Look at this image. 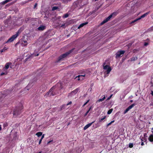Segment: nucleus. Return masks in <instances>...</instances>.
<instances>
[{
    "mask_svg": "<svg viewBox=\"0 0 153 153\" xmlns=\"http://www.w3.org/2000/svg\"><path fill=\"white\" fill-rule=\"evenodd\" d=\"M37 6V3H36L34 6L33 8L35 9Z\"/></svg>",
    "mask_w": 153,
    "mask_h": 153,
    "instance_id": "58836bf2",
    "label": "nucleus"
},
{
    "mask_svg": "<svg viewBox=\"0 0 153 153\" xmlns=\"http://www.w3.org/2000/svg\"><path fill=\"white\" fill-rule=\"evenodd\" d=\"M53 141V140L48 141L47 143V144H49V143H51V142H52Z\"/></svg>",
    "mask_w": 153,
    "mask_h": 153,
    "instance_id": "c03bdc74",
    "label": "nucleus"
},
{
    "mask_svg": "<svg viewBox=\"0 0 153 153\" xmlns=\"http://www.w3.org/2000/svg\"><path fill=\"white\" fill-rule=\"evenodd\" d=\"M58 9V7L56 6H54L52 7V11H54L57 10Z\"/></svg>",
    "mask_w": 153,
    "mask_h": 153,
    "instance_id": "a878e982",
    "label": "nucleus"
},
{
    "mask_svg": "<svg viewBox=\"0 0 153 153\" xmlns=\"http://www.w3.org/2000/svg\"><path fill=\"white\" fill-rule=\"evenodd\" d=\"M149 30H153V26L151 27L150 28H149Z\"/></svg>",
    "mask_w": 153,
    "mask_h": 153,
    "instance_id": "37998d69",
    "label": "nucleus"
},
{
    "mask_svg": "<svg viewBox=\"0 0 153 153\" xmlns=\"http://www.w3.org/2000/svg\"><path fill=\"white\" fill-rule=\"evenodd\" d=\"M63 88L62 84L61 83H57L55 86L51 88L45 95V96L47 97L54 96L57 94H59V91Z\"/></svg>",
    "mask_w": 153,
    "mask_h": 153,
    "instance_id": "f257e3e1",
    "label": "nucleus"
},
{
    "mask_svg": "<svg viewBox=\"0 0 153 153\" xmlns=\"http://www.w3.org/2000/svg\"><path fill=\"white\" fill-rule=\"evenodd\" d=\"M135 103H133L129 106L124 111V114L126 113L130 109H131L133 107L136 105Z\"/></svg>",
    "mask_w": 153,
    "mask_h": 153,
    "instance_id": "1a4fd4ad",
    "label": "nucleus"
},
{
    "mask_svg": "<svg viewBox=\"0 0 153 153\" xmlns=\"http://www.w3.org/2000/svg\"><path fill=\"white\" fill-rule=\"evenodd\" d=\"M44 136H45L44 134H43V135H42L41 139H42V140L44 138Z\"/></svg>",
    "mask_w": 153,
    "mask_h": 153,
    "instance_id": "09e8293b",
    "label": "nucleus"
},
{
    "mask_svg": "<svg viewBox=\"0 0 153 153\" xmlns=\"http://www.w3.org/2000/svg\"><path fill=\"white\" fill-rule=\"evenodd\" d=\"M61 1H62V3H67L68 2H69L71 1L72 0H60Z\"/></svg>",
    "mask_w": 153,
    "mask_h": 153,
    "instance_id": "a211bd4d",
    "label": "nucleus"
},
{
    "mask_svg": "<svg viewBox=\"0 0 153 153\" xmlns=\"http://www.w3.org/2000/svg\"><path fill=\"white\" fill-rule=\"evenodd\" d=\"M112 94L111 95L110 97H109L107 99V100H109L112 97Z\"/></svg>",
    "mask_w": 153,
    "mask_h": 153,
    "instance_id": "4c0bfd02",
    "label": "nucleus"
},
{
    "mask_svg": "<svg viewBox=\"0 0 153 153\" xmlns=\"http://www.w3.org/2000/svg\"><path fill=\"white\" fill-rule=\"evenodd\" d=\"M133 147V144L132 143H130L129 144V147L130 148H132Z\"/></svg>",
    "mask_w": 153,
    "mask_h": 153,
    "instance_id": "72a5a7b5",
    "label": "nucleus"
},
{
    "mask_svg": "<svg viewBox=\"0 0 153 153\" xmlns=\"http://www.w3.org/2000/svg\"><path fill=\"white\" fill-rule=\"evenodd\" d=\"M45 90H46V89H45V88H44V89H43V91H45Z\"/></svg>",
    "mask_w": 153,
    "mask_h": 153,
    "instance_id": "13d9d810",
    "label": "nucleus"
},
{
    "mask_svg": "<svg viewBox=\"0 0 153 153\" xmlns=\"http://www.w3.org/2000/svg\"><path fill=\"white\" fill-rule=\"evenodd\" d=\"M65 25V24H62L61 26V27H62L64 26Z\"/></svg>",
    "mask_w": 153,
    "mask_h": 153,
    "instance_id": "3c124183",
    "label": "nucleus"
},
{
    "mask_svg": "<svg viewBox=\"0 0 153 153\" xmlns=\"http://www.w3.org/2000/svg\"><path fill=\"white\" fill-rule=\"evenodd\" d=\"M39 53H37V54H35L34 53L33 54H32V55L33 56H37L39 55Z\"/></svg>",
    "mask_w": 153,
    "mask_h": 153,
    "instance_id": "c9c22d12",
    "label": "nucleus"
},
{
    "mask_svg": "<svg viewBox=\"0 0 153 153\" xmlns=\"http://www.w3.org/2000/svg\"><path fill=\"white\" fill-rule=\"evenodd\" d=\"M139 19H138V18L135 19V20H134V21H132V22H131L130 23V24H132L133 23H134V22H137V21L139 20Z\"/></svg>",
    "mask_w": 153,
    "mask_h": 153,
    "instance_id": "2f4dec72",
    "label": "nucleus"
},
{
    "mask_svg": "<svg viewBox=\"0 0 153 153\" xmlns=\"http://www.w3.org/2000/svg\"><path fill=\"white\" fill-rule=\"evenodd\" d=\"M111 70V67L110 66L107 69L106 71V72L107 74H109Z\"/></svg>",
    "mask_w": 153,
    "mask_h": 153,
    "instance_id": "412c9836",
    "label": "nucleus"
},
{
    "mask_svg": "<svg viewBox=\"0 0 153 153\" xmlns=\"http://www.w3.org/2000/svg\"><path fill=\"white\" fill-rule=\"evenodd\" d=\"M146 133H145L144 134V136H145V135H146Z\"/></svg>",
    "mask_w": 153,
    "mask_h": 153,
    "instance_id": "bf43d9fd",
    "label": "nucleus"
},
{
    "mask_svg": "<svg viewBox=\"0 0 153 153\" xmlns=\"http://www.w3.org/2000/svg\"><path fill=\"white\" fill-rule=\"evenodd\" d=\"M42 140V139H40L39 140V144H41V143Z\"/></svg>",
    "mask_w": 153,
    "mask_h": 153,
    "instance_id": "a18cd8bd",
    "label": "nucleus"
},
{
    "mask_svg": "<svg viewBox=\"0 0 153 153\" xmlns=\"http://www.w3.org/2000/svg\"><path fill=\"white\" fill-rule=\"evenodd\" d=\"M133 102V101L132 100H130V102Z\"/></svg>",
    "mask_w": 153,
    "mask_h": 153,
    "instance_id": "6e6d98bb",
    "label": "nucleus"
},
{
    "mask_svg": "<svg viewBox=\"0 0 153 153\" xmlns=\"http://www.w3.org/2000/svg\"><path fill=\"white\" fill-rule=\"evenodd\" d=\"M109 67V65H106L104 66L103 68L104 69L107 70Z\"/></svg>",
    "mask_w": 153,
    "mask_h": 153,
    "instance_id": "7c9ffc66",
    "label": "nucleus"
},
{
    "mask_svg": "<svg viewBox=\"0 0 153 153\" xmlns=\"http://www.w3.org/2000/svg\"><path fill=\"white\" fill-rule=\"evenodd\" d=\"M8 126V124L7 123H4L3 125L4 128H5V127H6Z\"/></svg>",
    "mask_w": 153,
    "mask_h": 153,
    "instance_id": "c756f323",
    "label": "nucleus"
},
{
    "mask_svg": "<svg viewBox=\"0 0 153 153\" xmlns=\"http://www.w3.org/2000/svg\"><path fill=\"white\" fill-rule=\"evenodd\" d=\"M114 122V121L113 120V121H111V122H110V123H108V124H107V126H109L111 125V123H113Z\"/></svg>",
    "mask_w": 153,
    "mask_h": 153,
    "instance_id": "e433bc0d",
    "label": "nucleus"
},
{
    "mask_svg": "<svg viewBox=\"0 0 153 153\" xmlns=\"http://www.w3.org/2000/svg\"><path fill=\"white\" fill-rule=\"evenodd\" d=\"M32 83H29L25 87V89H27V90H28L30 88H32L33 85H32Z\"/></svg>",
    "mask_w": 153,
    "mask_h": 153,
    "instance_id": "ddd939ff",
    "label": "nucleus"
},
{
    "mask_svg": "<svg viewBox=\"0 0 153 153\" xmlns=\"http://www.w3.org/2000/svg\"><path fill=\"white\" fill-rule=\"evenodd\" d=\"M78 88L76 89L75 90L71 91L70 93H69L68 95V97H71L75 95L78 92Z\"/></svg>",
    "mask_w": 153,
    "mask_h": 153,
    "instance_id": "6e6552de",
    "label": "nucleus"
},
{
    "mask_svg": "<svg viewBox=\"0 0 153 153\" xmlns=\"http://www.w3.org/2000/svg\"><path fill=\"white\" fill-rule=\"evenodd\" d=\"M105 99V96H104L103 97L102 99H100L97 100V102H102L104 101Z\"/></svg>",
    "mask_w": 153,
    "mask_h": 153,
    "instance_id": "f3484780",
    "label": "nucleus"
},
{
    "mask_svg": "<svg viewBox=\"0 0 153 153\" xmlns=\"http://www.w3.org/2000/svg\"><path fill=\"white\" fill-rule=\"evenodd\" d=\"M148 139L150 142H153V134H151L150 135V136L148 138Z\"/></svg>",
    "mask_w": 153,
    "mask_h": 153,
    "instance_id": "dca6fc26",
    "label": "nucleus"
},
{
    "mask_svg": "<svg viewBox=\"0 0 153 153\" xmlns=\"http://www.w3.org/2000/svg\"><path fill=\"white\" fill-rule=\"evenodd\" d=\"M149 12H147L146 13H144V14H143V15H142L140 17L138 18V19L139 20L140 19H141V18H144V17H145V16H147L148 14H149Z\"/></svg>",
    "mask_w": 153,
    "mask_h": 153,
    "instance_id": "4468645a",
    "label": "nucleus"
},
{
    "mask_svg": "<svg viewBox=\"0 0 153 153\" xmlns=\"http://www.w3.org/2000/svg\"><path fill=\"white\" fill-rule=\"evenodd\" d=\"M1 94L2 95H3L2 96H1V97H5V95H4V93H3L2 92H1ZM0 97H1V96H0Z\"/></svg>",
    "mask_w": 153,
    "mask_h": 153,
    "instance_id": "a19ab883",
    "label": "nucleus"
},
{
    "mask_svg": "<svg viewBox=\"0 0 153 153\" xmlns=\"http://www.w3.org/2000/svg\"><path fill=\"white\" fill-rule=\"evenodd\" d=\"M117 13L116 12H114L112 13L108 17L103 21L101 23V25H103L104 23L107 22L109 21L113 16L114 17L115 16L117 15Z\"/></svg>",
    "mask_w": 153,
    "mask_h": 153,
    "instance_id": "39448f33",
    "label": "nucleus"
},
{
    "mask_svg": "<svg viewBox=\"0 0 153 153\" xmlns=\"http://www.w3.org/2000/svg\"><path fill=\"white\" fill-rule=\"evenodd\" d=\"M13 66L12 63L11 62L7 63L5 65V67L3 68L4 71V72H2L1 73V76L6 75L8 73L7 70L8 69L9 67L11 68H13Z\"/></svg>",
    "mask_w": 153,
    "mask_h": 153,
    "instance_id": "f03ea898",
    "label": "nucleus"
},
{
    "mask_svg": "<svg viewBox=\"0 0 153 153\" xmlns=\"http://www.w3.org/2000/svg\"><path fill=\"white\" fill-rule=\"evenodd\" d=\"M46 29V26L43 25H41L37 28V30L39 31H43Z\"/></svg>",
    "mask_w": 153,
    "mask_h": 153,
    "instance_id": "9b49d317",
    "label": "nucleus"
},
{
    "mask_svg": "<svg viewBox=\"0 0 153 153\" xmlns=\"http://www.w3.org/2000/svg\"><path fill=\"white\" fill-rule=\"evenodd\" d=\"M11 0H6L2 2H1V4L4 5L5 4L11 1Z\"/></svg>",
    "mask_w": 153,
    "mask_h": 153,
    "instance_id": "4be33fe9",
    "label": "nucleus"
},
{
    "mask_svg": "<svg viewBox=\"0 0 153 153\" xmlns=\"http://www.w3.org/2000/svg\"><path fill=\"white\" fill-rule=\"evenodd\" d=\"M125 53V51H124L120 50L118 51L115 54L116 58L117 59L120 57L122 56Z\"/></svg>",
    "mask_w": 153,
    "mask_h": 153,
    "instance_id": "0eeeda50",
    "label": "nucleus"
},
{
    "mask_svg": "<svg viewBox=\"0 0 153 153\" xmlns=\"http://www.w3.org/2000/svg\"><path fill=\"white\" fill-rule=\"evenodd\" d=\"M151 132H152V133H153V127L152 128V131Z\"/></svg>",
    "mask_w": 153,
    "mask_h": 153,
    "instance_id": "864d4df0",
    "label": "nucleus"
},
{
    "mask_svg": "<svg viewBox=\"0 0 153 153\" xmlns=\"http://www.w3.org/2000/svg\"><path fill=\"white\" fill-rule=\"evenodd\" d=\"M22 46H25L27 45V42L26 41H24L22 44Z\"/></svg>",
    "mask_w": 153,
    "mask_h": 153,
    "instance_id": "aec40b11",
    "label": "nucleus"
},
{
    "mask_svg": "<svg viewBox=\"0 0 153 153\" xmlns=\"http://www.w3.org/2000/svg\"><path fill=\"white\" fill-rule=\"evenodd\" d=\"M28 1H26V2H22L21 3V4H25Z\"/></svg>",
    "mask_w": 153,
    "mask_h": 153,
    "instance_id": "49530a36",
    "label": "nucleus"
},
{
    "mask_svg": "<svg viewBox=\"0 0 153 153\" xmlns=\"http://www.w3.org/2000/svg\"><path fill=\"white\" fill-rule=\"evenodd\" d=\"M113 110V109L112 108L109 109L107 112V114H111V113L112 112V111Z\"/></svg>",
    "mask_w": 153,
    "mask_h": 153,
    "instance_id": "cd10ccee",
    "label": "nucleus"
},
{
    "mask_svg": "<svg viewBox=\"0 0 153 153\" xmlns=\"http://www.w3.org/2000/svg\"><path fill=\"white\" fill-rule=\"evenodd\" d=\"M19 31H18L16 34L13 35L11 37H10L7 40V41L5 42V43L12 42L19 36Z\"/></svg>",
    "mask_w": 153,
    "mask_h": 153,
    "instance_id": "423d86ee",
    "label": "nucleus"
},
{
    "mask_svg": "<svg viewBox=\"0 0 153 153\" xmlns=\"http://www.w3.org/2000/svg\"><path fill=\"white\" fill-rule=\"evenodd\" d=\"M0 129H1V128H0Z\"/></svg>",
    "mask_w": 153,
    "mask_h": 153,
    "instance_id": "680f3d73",
    "label": "nucleus"
},
{
    "mask_svg": "<svg viewBox=\"0 0 153 153\" xmlns=\"http://www.w3.org/2000/svg\"><path fill=\"white\" fill-rule=\"evenodd\" d=\"M73 50L74 49L59 56L57 60L56 61V62L57 63L60 61L62 60H63V59L66 57L68 55L72 52Z\"/></svg>",
    "mask_w": 153,
    "mask_h": 153,
    "instance_id": "7ed1b4c3",
    "label": "nucleus"
},
{
    "mask_svg": "<svg viewBox=\"0 0 153 153\" xmlns=\"http://www.w3.org/2000/svg\"><path fill=\"white\" fill-rule=\"evenodd\" d=\"M143 139H145V138L144 137H142L141 139V145L142 146H143L144 145V143L143 142Z\"/></svg>",
    "mask_w": 153,
    "mask_h": 153,
    "instance_id": "473e14b6",
    "label": "nucleus"
},
{
    "mask_svg": "<svg viewBox=\"0 0 153 153\" xmlns=\"http://www.w3.org/2000/svg\"><path fill=\"white\" fill-rule=\"evenodd\" d=\"M91 107L89 109L86 111V112L84 114V116H86L89 113V111H90L91 109Z\"/></svg>",
    "mask_w": 153,
    "mask_h": 153,
    "instance_id": "c85d7f7f",
    "label": "nucleus"
},
{
    "mask_svg": "<svg viewBox=\"0 0 153 153\" xmlns=\"http://www.w3.org/2000/svg\"><path fill=\"white\" fill-rule=\"evenodd\" d=\"M8 49V48L5 47L3 49L1 50V52L2 53L5 52Z\"/></svg>",
    "mask_w": 153,
    "mask_h": 153,
    "instance_id": "6ab92c4d",
    "label": "nucleus"
},
{
    "mask_svg": "<svg viewBox=\"0 0 153 153\" xmlns=\"http://www.w3.org/2000/svg\"><path fill=\"white\" fill-rule=\"evenodd\" d=\"M94 121L93 122H92L88 123L87 124L86 126H85L84 127V130H85L87 129L88 128H89L90 126L94 122Z\"/></svg>",
    "mask_w": 153,
    "mask_h": 153,
    "instance_id": "f8f14e48",
    "label": "nucleus"
},
{
    "mask_svg": "<svg viewBox=\"0 0 153 153\" xmlns=\"http://www.w3.org/2000/svg\"><path fill=\"white\" fill-rule=\"evenodd\" d=\"M43 86H44V85H42V86H41V88H42V87H43Z\"/></svg>",
    "mask_w": 153,
    "mask_h": 153,
    "instance_id": "5fc2aeb1",
    "label": "nucleus"
},
{
    "mask_svg": "<svg viewBox=\"0 0 153 153\" xmlns=\"http://www.w3.org/2000/svg\"><path fill=\"white\" fill-rule=\"evenodd\" d=\"M69 16V14L68 13H66L62 17L63 18H66L68 17Z\"/></svg>",
    "mask_w": 153,
    "mask_h": 153,
    "instance_id": "bb28decb",
    "label": "nucleus"
},
{
    "mask_svg": "<svg viewBox=\"0 0 153 153\" xmlns=\"http://www.w3.org/2000/svg\"><path fill=\"white\" fill-rule=\"evenodd\" d=\"M137 57L135 56V57H133L131 58V61H135L136 60H137Z\"/></svg>",
    "mask_w": 153,
    "mask_h": 153,
    "instance_id": "393cba45",
    "label": "nucleus"
},
{
    "mask_svg": "<svg viewBox=\"0 0 153 153\" xmlns=\"http://www.w3.org/2000/svg\"><path fill=\"white\" fill-rule=\"evenodd\" d=\"M93 1H98V0H93Z\"/></svg>",
    "mask_w": 153,
    "mask_h": 153,
    "instance_id": "4d7b16f0",
    "label": "nucleus"
},
{
    "mask_svg": "<svg viewBox=\"0 0 153 153\" xmlns=\"http://www.w3.org/2000/svg\"><path fill=\"white\" fill-rule=\"evenodd\" d=\"M85 76V75L84 74V75H79L77 76H76V78H77V80L78 81L79 80H82L83 79V77H84Z\"/></svg>",
    "mask_w": 153,
    "mask_h": 153,
    "instance_id": "9d476101",
    "label": "nucleus"
},
{
    "mask_svg": "<svg viewBox=\"0 0 153 153\" xmlns=\"http://www.w3.org/2000/svg\"><path fill=\"white\" fill-rule=\"evenodd\" d=\"M30 19V18H28L26 19L25 21H28Z\"/></svg>",
    "mask_w": 153,
    "mask_h": 153,
    "instance_id": "8fccbe9b",
    "label": "nucleus"
},
{
    "mask_svg": "<svg viewBox=\"0 0 153 153\" xmlns=\"http://www.w3.org/2000/svg\"><path fill=\"white\" fill-rule=\"evenodd\" d=\"M89 100H88L84 104V105H83V106H85L87 103L88 102H89Z\"/></svg>",
    "mask_w": 153,
    "mask_h": 153,
    "instance_id": "ea45409f",
    "label": "nucleus"
},
{
    "mask_svg": "<svg viewBox=\"0 0 153 153\" xmlns=\"http://www.w3.org/2000/svg\"><path fill=\"white\" fill-rule=\"evenodd\" d=\"M151 94L153 96V91H151Z\"/></svg>",
    "mask_w": 153,
    "mask_h": 153,
    "instance_id": "603ef678",
    "label": "nucleus"
},
{
    "mask_svg": "<svg viewBox=\"0 0 153 153\" xmlns=\"http://www.w3.org/2000/svg\"><path fill=\"white\" fill-rule=\"evenodd\" d=\"M10 92V91L8 90H6V91H4V95H5V96L7 95V94L9 93Z\"/></svg>",
    "mask_w": 153,
    "mask_h": 153,
    "instance_id": "b1692460",
    "label": "nucleus"
},
{
    "mask_svg": "<svg viewBox=\"0 0 153 153\" xmlns=\"http://www.w3.org/2000/svg\"><path fill=\"white\" fill-rule=\"evenodd\" d=\"M152 86H153V83L152 84Z\"/></svg>",
    "mask_w": 153,
    "mask_h": 153,
    "instance_id": "052dcab7",
    "label": "nucleus"
},
{
    "mask_svg": "<svg viewBox=\"0 0 153 153\" xmlns=\"http://www.w3.org/2000/svg\"><path fill=\"white\" fill-rule=\"evenodd\" d=\"M42 133L41 132H39L37 133L36 135L38 137H39L42 135Z\"/></svg>",
    "mask_w": 153,
    "mask_h": 153,
    "instance_id": "5701e85b",
    "label": "nucleus"
},
{
    "mask_svg": "<svg viewBox=\"0 0 153 153\" xmlns=\"http://www.w3.org/2000/svg\"><path fill=\"white\" fill-rule=\"evenodd\" d=\"M106 117V116H105L103 118H101L100 119V122H101L103 120H104L105 119Z\"/></svg>",
    "mask_w": 153,
    "mask_h": 153,
    "instance_id": "f704fd0d",
    "label": "nucleus"
},
{
    "mask_svg": "<svg viewBox=\"0 0 153 153\" xmlns=\"http://www.w3.org/2000/svg\"><path fill=\"white\" fill-rule=\"evenodd\" d=\"M88 24V22H85L82 23L78 27V28L80 29L81 27H83L85 25H87Z\"/></svg>",
    "mask_w": 153,
    "mask_h": 153,
    "instance_id": "2eb2a0df",
    "label": "nucleus"
},
{
    "mask_svg": "<svg viewBox=\"0 0 153 153\" xmlns=\"http://www.w3.org/2000/svg\"><path fill=\"white\" fill-rule=\"evenodd\" d=\"M23 109L22 105L16 107L13 112L14 116H17L20 114L22 112V110Z\"/></svg>",
    "mask_w": 153,
    "mask_h": 153,
    "instance_id": "20e7f679",
    "label": "nucleus"
},
{
    "mask_svg": "<svg viewBox=\"0 0 153 153\" xmlns=\"http://www.w3.org/2000/svg\"><path fill=\"white\" fill-rule=\"evenodd\" d=\"M72 103V102L71 101H70L69 102H68L67 104V105H70Z\"/></svg>",
    "mask_w": 153,
    "mask_h": 153,
    "instance_id": "de8ad7c7",
    "label": "nucleus"
},
{
    "mask_svg": "<svg viewBox=\"0 0 153 153\" xmlns=\"http://www.w3.org/2000/svg\"><path fill=\"white\" fill-rule=\"evenodd\" d=\"M148 42H145L144 43V45L145 46H147L148 45Z\"/></svg>",
    "mask_w": 153,
    "mask_h": 153,
    "instance_id": "79ce46f5",
    "label": "nucleus"
}]
</instances>
